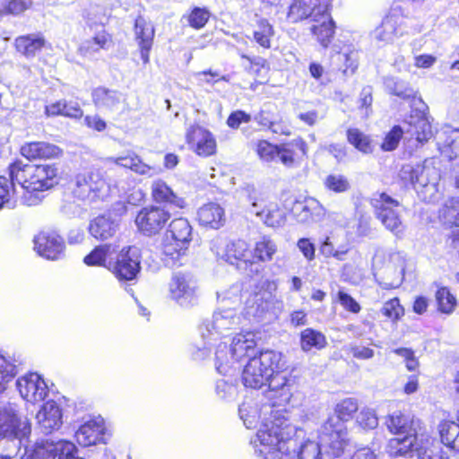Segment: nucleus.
Wrapping results in <instances>:
<instances>
[{"label": "nucleus", "mask_w": 459, "mask_h": 459, "mask_svg": "<svg viewBox=\"0 0 459 459\" xmlns=\"http://www.w3.org/2000/svg\"><path fill=\"white\" fill-rule=\"evenodd\" d=\"M211 13L207 8L195 7L188 15L187 21L191 27L199 30L205 26Z\"/></svg>", "instance_id": "e2e57ef3"}, {"label": "nucleus", "mask_w": 459, "mask_h": 459, "mask_svg": "<svg viewBox=\"0 0 459 459\" xmlns=\"http://www.w3.org/2000/svg\"><path fill=\"white\" fill-rule=\"evenodd\" d=\"M152 195L156 203L169 204L176 207L185 206L184 199L178 197L162 180H154L152 184Z\"/></svg>", "instance_id": "ea45409f"}, {"label": "nucleus", "mask_w": 459, "mask_h": 459, "mask_svg": "<svg viewBox=\"0 0 459 459\" xmlns=\"http://www.w3.org/2000/svg\"><path fill=\"white\" fill-rule=\"evenodd\" d=\"M405 129V134L411 138H415L418 143H424L433 136V131L428 117L421 116L420 117H411Z\"/></svg>", "instance_id": "4c0bfd02"}, {"label": "nucleus", "mask_w": 459, "mask_h": 459, "mask_svg": "<svg viewBox=\"0 0 459 459\" xmlns=\"http://www.w3.org/2000/svg\"><path fill=\"white\" fill-rule=\"evenodd\" d=\"M113 45L112 36L103 28L95 32L94 36L82 43L79 50L82 55L87 56L100 51L109 49Z\"/></svg>", "instance_id": "58836bf2"}, {"label": "nucleus", "mask_w": 459, "mask_h": 459, "mask_svg": "<svg viewBox=\"0 0 459 459\" xmlns=\"http://www.w3.org/2000/svg\"><path fill=\"white\" fill-rule=\"evenodd\" d=\"M238 413L240 419L243 420L244 425L247 429L255 428L259 420H261V426L255 435V437L251 439V445L254 447L255 455L258 457L257 450L262 449V444L258 440V435L261 430L269 429L268 433H272L273 436L276 432L274 429H277V432L280 433V437L286 431V426L291 425L289 419H283L275 413L272 415H264L261 412V400L255 402L252 399L244 401L238 408Z\"/></svg>", "instance_id": "0eeeda50"}, {"label": "nucleus", "mask_w": 459, "mask_h": 459, "mask_svg": "<svg viewBox=\"0 0 459 459\" xmlns=\"http://www.w3.org/2000/svg\"><path fill=\"white\" fill-rule=\"evenodd\" d=\"M306 155V143L301 139L279 145L277 160L287 168H295L300 165L303 156Z\"/></svg>", "instance_id": "c756f323"}, {"label": "nucleus", "mask_w": 459, "mask_h": 459, "mask_svg": "<svg viewBox=\"0 0 459 459\" xmlns=\"http://www.w3.org/2000/svg\"><path fill=\"white\" fill-rule=\"evenodd\" d=\"M406 27L404 10L401 4H394L381 24L373 30L372 37L378 42L391 43L405 33Z\"/></svg>", "instance_id": "2eb2a0df"}, {"label": "nucleus", "mask_w": 459, "mask_h": 459, "mask_svg": "<svg viewBox=\"0 0 459 459\" xmlns=\"http://www.w3.org/2000/svg\"><path fill=\"white\" fill-rule=\"evenodd\" d=\"M215 392L220 399L230 401L236 396L237 387L223 379H220L216 382Z\"/></svg>", "instance_id": "774afa93"}, {"label": "nucleus", "mask_w": 459, "mask_h": 459, "mask_svg": "<svg viewBox=\"0 0 459 459\" xmlns=\"http://www.w3.org/2000/svg\"><path fill=\"white\" fill-rule=\"evenodd\" d=\"M439 181L440 180H431L429 184L420 187V189L416 191L418 196L426 203L437 202L442 196Z\"/></svg>", "instance_id": "052dcab7"}, {"label": "nucleus", "mask_w": 459, "mask_h": 459, "mask_svg": "<svg viewBox=\"0 0 459 459\" xmlns=\"http://www.w3.org/2000/svg\"><path fill=\"white\" fill-rule=\"evenodd\" d=\"M299 221L303 223L316 222L325 216L324 206L315 198L308 197L297 203L293 208Z\"/></svg>", "instance_id": "473e14b6"}, {"label": "nucleus", "mask_w": 459, "mask_h": 459, "mask_svg": "<svg viewBox=\"0 0 459 459\" xmlns=\"http://www.w3.org/2000/svg\"><path fill=\"white\" fill-rule=\"evenodd\" d=\"M241 291L242 287L239 284H234L229 290L217 293L218 300L221 305L220 307L229 308L233 307L236 309L241 303Z\"/></svg>", "instance_id": "5fc2aeb1"}, {"label": "nucleus", "mask_w": 459, "mask_h": 459, "mask_svg": "<svg viewBox=\"0 0 459 459\" xmlns=\"http://www.w3.org/2000/svg\"><path fill=\"white\" fill-rule=\"evenodd\" d=\"M170 218V213L163 208L150 206L143 208L135 218L137 229L144 235L157 234Z\"/></svg>", "instance_id": "6ab92c4d"}, {"label": "nucleus", "mask_w": 459, "mask_h": 459, "mask_svg": "<svg viewBox=\"0 0 459 459\" xmlns=\"http://www.w3.org/2000/svg\"><path fill=\"white\" fill-rule=\"evenodd\" d=\"M192 240V226L185 218L173 220L161 243V256L169 267L181 266L186 260Z\"/></svg>", "instance_id": "423d86ee"}, {"label": "nucleus", "mask_w": 459, "mask_h": 459, "mask_svg": "<svg viewBox=\"0 0 459 459\" xmlns=\"http://www.w3.org/2000/svg\"><path fill=\"white\" fill-rule=\"evenodd\" d=\"M61 153L59 147L45 142L27 143L21 148V154L28 160L54 159L59 157Z\"/></svg>", "instance_id": "72a5a7b5"}, {"label": "nucleus", "mask_w": 459, "mask_h": 459, "mask_svg": "<svg viewBox=\"0 0 459 459\" xmlns=\"http://www.w3.org/2000/svg\"><path fill=\"white\" fill-rule=\"evenodd\" d=\"M45 44L46 39L41 33L20 36L14 41L16 50L28 58L35 56Z\"/></svg>", "instance_id": "e433bc0d"}, {"label": "nucleus", "mask_w": 459, "mask_h": 459, "mask_svg": "<svg viewBox=\"0 0 459 459\" xmlns=\"http://www.w3.org/2000/svg\"><path fill=\"white\" fill-rule=\"evenodd\" d=\"M134 39L140 48L141 59L144 65L150 62V51L152 47L154 38V27L151 22H148L142 16H138L134 21Z\"/></svg>", "instance_id": "393cba45"}, {"label": "nucleus", "mask_w": 459, "mask_h": 459, "mask_svg": "<svg viewBox=\"0 0 459 459\" xmlns=\"http://www.w3.org/2000/svg\"><path fill=\"white\" fill-rule=\"evenodd\" d=\"M211 248L217 256L230 264L238 266V263L253 264L251 248L244 240L238 239L224 244L221 239H216L212 241Z\"/></svg>", "instance_id": "a211bd4d"}, {"label": "nucleus", "mask_w": 459, "mask_h": 459, "mask_svg": "<svg viewBox=\"0 0 459 459\" xmlns=\"http://www.w3.org/2000/svg\"><path fill=\"white\" fill-rule=\"evenodd\" d=\"M277 251V246L268 237H262L255 242V247L251 249L253 255V263L255 262H269L273 259V255Z\"/></svg>", "instance_id": "37998d69"}, {"label": "nucleus", "mask_w": 459, "mask_h": 459, "mask_svg": "<svg viewBox=\"0 0 459 459\" xmlns=\"http://www.w3.org/2000/svg\"><path fill=\"white\" fill-rule=\"evenodd\" d=\"M388 430L394 434H411V426L413 421L408 415L401 411H394L390 414L385 421Z\"/></svg>", "instance_id": "a18cd8bd"}, {"label": "nucleus", "mask_w": 459, "mask_h": 459, "mask_svg": "<svg viewBox=\"0 0 459 459\" xmlns=\"http://www.w3.org/2000/svg\"><path fill=\"white\" fill-rule=\"evenodd\" d=\"M399 178L405 186H411L415 191L430 181L440 180V171L428 160L422 164H405L399 171Z\"/></svg>", "instance_id": "f3484780"}, {"label": "nucleus", "mask_w": 459, "mask_h": 459, "mask_svg": "<svg viewBox=\"0 0 459 459\" xmlns=\"http://www.w3.org/2000/svg\"><path fill=\"white\" fill-rule=\"evenodd\" d=\"M284 367L281 352L273 350L261 351L257 356L248 359L242 372V382L247 387L261 388L273 372Z\"/></svg>", "instance_id": "1a4fd4ad"}, {"label": "nucleus", "mask_w": 459, "mask_h": 459, "mask_svg": "<svg viewBox=\"0 0 459 459\" xmlns=\"http://www.w3.org/2000/svg\"><path fill=\"white\" fill-rule=\"evenodd\" d=\"M331 0H293L288 17L292 22L303 20L310 22L329 11Z\"/></svg>", "instance_id": "aec40b11"}, {"label": "nucleus", "mask_w": 459, "mask_h": 459, "mask_svg": "<svg viewBox=\"0 0 459 459\" xmlns=\"http://www.w3.org/2000/svg\"><path fill=\"white\" fill-rule=\"evenodd\" d=\"M278 149L279 145H274L265 140H262L256 145V153L264 162L275 161L277 160Z\"/></svg>", "instance_id": "0e129e2a"}, {"label": "nucleus", "mask_w": 459, "mask_h": 459, "mask_svg": "<svg viewBox=\"0 0 459 459\" xmlns=\"http://www.w3.org/2000/svg\"><path fill=\"white\" fill-rule=\"evenodd\" d=\"M34 249L46 259L56 260L64 254L65 242L55 231H41L34 238Z\"/></svg>", "instance_id": "5701e85b"}, {"label": "nucleus", "mask_w": 459, "mask_h": 459, "mask_svg": "<svg viewBox=\"0 0 459 459\" xmlns=\"http://www.w3.org/2000/svg\"><path fill=\"white\" fill-rule=\"evenodd\" d=\"M8 174L16 180L22 192V202L28 206L36 205L40 199L34 192H43L58 183V168L55 164H24L15 160L8 166Z\"/></svg>", "instance_id": "f03ea898"}, {"label": "nucleus", "mask_w": 459, "mask_h": 459, "mask_svg": "<svg viewBox=\"0 0 459 459\" xmlns=\"http://www.w3.org/2000/svg\"><path fill=\"white\" fill-rule=\"evenodd\" d=\"M256 338L253 332H245L236 334L230 339L220 342L215 350V367L221 375L230 374L235 365L245 359L257 356Z\"/></svg>", "instance_id": "39448f33"}, {"label": "nucleus", "mask_w": 459, "mask_h": 459, "mask_svg": "<svg viewBox=\"0 0 459 459\" xmlns=\"http://www.w3.org/2000/svg\"><path fill=\"white\" fill-rule=\"evenodd\" d=\"M50 451L54 453V458L58 456V459H83L77 456V448L75 445L70 441L59 440L54 446L50 447Z\"/></svg>", "instance_id": "13d9d810"}, {"label": "nucleus", "mask_w": 459, "mask_h": 459, "mask_svg": "<svg viewBox=\"0 0 459 459\" xmlns=\"http://www.w3.org/2000/svg\"><path fill=\"white\" fill-rule=\"evenodd\" d=\"M268 389L261 399V412L264 415H276L288 419L284 406L290 402L292 392V380L285 373L276 370L266 381Z\"/></svg>", "instance_id": "9b49d317"}, {"label": "nucleus", "mask_w": 459, "mask_h": 459, "mask_svg": "<svg viewBox=\"0 0 459 459\" xmlns=\"http://www.w3.org/2000/svg\"><path fill=\"white\" fill-rule=\"evenodd\" d=\"M326 345L325 336L313 328H306L300 333V347L303 351L312 349L321 350Z\"/></svg>", "instance_id": "49530a36"}, {"label": "nucleus", "mask_w": 459, "mask_h": 459, "mask_svg": "<svg viewBox=\"0 0 459 459\" xmlns=\"http://www.w3.org/2000/svg\"><path fill=\"white\" fill-rule=\"evenodd\" d=\"M75 437L82 446L106 443L104 420L99 417L86 421L77 429Z\"/></svg>", "instance_id": "a878e982"}, {"label": "nucleus", "mask_w": 459, "mask_h": 459, "mask_svg": "<svg viewBox=\"0 0 459 459\" xmlns=\"http://www.w3.org/2000/svg\"><path fill=\"white\" fill-rule=\"evenodd\" d=\"M370 203L376 217L385 228L396 237L402 238L405 227L401 218L403 206L399 201L386 193H375Z\"/></svg>", "instance_id": "ddd939ff"}, {"label": "nucleus", "mask_w": 459, "mask_h": 459, "mask_svg": "<svg viewBox=\"0 0 459 459\" xmlns=\"http://www.w3.org/2000/svg\"><path fill=\"white\" fill-rule=\"evenodd\" d=\"M439 221L446 226H459V198L447 200L438 212Z\"/></svg>", "instance_id": "09e8293b"}, {"label": "nucleus", "mask_w": 459, "mask_h": 459, "mask_svg": "<svg viewBox=\"0 0 459 459\" xmlns=\"http://www.w3.org/2000/svg\"><path fill=\"white\" fill-rule=\"evenodd\" d=\"M436 299L438 310L442 313L450 314L455 307L456 299L446 287H441L437 290Z\"/></svg>", "instance_id": "bf43d9fd"}, {"label": "nucleus", "mask_w": 459, "mask_h": 459, "mask_svg": "<svg viewBox=\"0 0 459 459\" xmlns=\"http://www.w3.org/2000/svg\"><path fill=\"white\" fill-rule=\"evenodd\" d=\"M31 6V0H4L0 5V15H19Z\"/></svg>", "instance_id": "4d7b16f0"}, {"label": "nucleus", "mask_w": 459, "mask_h": 459, "mask_svg": "<svg viewBox=\"0 0 459 459\" xmlns=\"http://www.w3.org/2000/svg\"><path fill=\"white\" fill-rule=\"evenodd\" d=\"M169 296L182 307H191L197 304V285L190 273H175L170 280Z\"/></svg>", "instance_id": "dca6fc26"}, {"label": "nucleus", "mask_w": 459, "mask_h": 459, "mask_svg": "<svg viewBox=\"0 0 459 459\" xmlns=\"http://www.w3.org/2000/svg\"><path fill=\"white\" fill-rule=\"evenodd\" d=\"M359 409L357 400L347 398L337 403L335 414L322 425L319 439L322 446H328L333 456H340L346 446L347 430L344 421L352 418Z\"/></svg>", "instance_id": "20e7f679"}, {"label": "nucleus", "mask_w": 459, "mask_h": 459, "mask_svg": "<svg viewBox=\"0 0 459 459\" xmlns=\"http://www.w3.org/2000/svg\"><path fill=\"white\" fill-rule=\"evenodd\" d=\"M16 387L21 396L31 403L44 401L48 393L45 380L37 373H30L19 377Z\"/></svg>", "instance_id": "4be33fe9"}, {"label": "nucleus", "mask_w": 459, "mask_h": 459, "mask_svg": "<svg viewBox=\"0 0 459 459\" xmlns=\"http://www.w3.org/2000/svg\"><path fill=\"white\" fill-rule=\"evenodd\" d=\"M16 375V367L0 355V392L5 389V385Z\"/></svg>", "instance_id": "69168bd1"}, {"label": "nucleus", "mask_w": 459, "mask_h": 459, "mask_svg": "<svg viewBox=\"0 0 459 459\" xmlns=\"http://www.w3.org/2000/svg\"><path fill=\"white\" fill-rule=\"evenodd\" d=\"M110 186L98 169L84 171L75 175L73 180V196L80 201L93 203L108 196Z\"/></svg>", "instance_id": "f8f14e48"}, {"label": "nucleus", "mask_w": 459, "mask_h": 459, "mask_svg": "<svg viewBox=\"0 0 459 459\" xmlns=\"http://www.w3.org/2000/svg\"><path fill=\"white\" fill-rule=\"evenodd\" d=\"M277 283L275 281L264 279L259 281L253 293L245 303V314L248 318L261 320L266 315L276 316L281 311L283 303L276 296Z\"/></svg>", "instance_id": "9d476101"}, {"label": "nucleus", "mask_w": 459, "mask_h": 459, "mask_svg": "<svg viewBox=\"0 0 459 459\" xmlns=\"http://www.w3.org/2000/svg\"><path fill=\"white\" fill-rule=\"evenodd\" d=\"M197 218L201 225L219 229L224 222V210L220 204L209 203L199 208Z\"/></svg>", "instance_id": "c9c22d12"}, {"label": "nucleus", "mask_w": 459, "mask_h": 459, "mask_svg": "<svg viewBox=\"0 0 459 459\" xmlns=\"http://www.w3.org/2000/svg\"><path fill=\"white\" fill-rule=\"evenodd\" d=\"M332 63L344 74H353L358 66V52L343 49L332 56Z\"/></svg>", "instance_id": "79ce46f5"}, {"label": "nucleus", "mask_w": 459, "mask_h": 459, "mask_svg": "<svg viewBox=\"0 0 459 459\" xmlns=\"http://www.w3.org/2000/svg\"><path fill=\"white\" fill-rule=\"evenodd\" d=\"M250 212L268 227H279L285 221L283 212L278 204L264 196L253 200Z\"/></svg>", "instance_id": "b1692460"}, {"label": "nucleus", "mask_w": 459, "mask_h": 459, "mask_svg": "<svg viewBox=\"0 0 459 459\" xmlns=\"http://www.w3.org/2000/svg\"><path fill=\"white\" fill-rule=\"evenodd\" d=\"M240 324V316L233 307H219L213 313L211 321L204 322L200 327L204 341L203 346L195 344L191 347L192 357L195 360L207 358L211 352V346L221 339H228L229 333L235 330Z\"/></svg>", "instance_id": "7ed1b4c3"}, {"label": "nucleus", "mask_w": 459, "mask_h": 459, "mask_svg": "<svg viewBox=\"0 0 459 459\" xmlns=\"http://www.w3.org/2000/svg\"><path fill=\"white\" fill-rule=\"evenodd\" d=\"M441 442L459 453V425L454 421H444L439 425Z\"/></svg>", "instance_id": "c03bdc74"}, {"label": "nucleus", "mask_w": 459, "mask_h": 459, "mask_svg": "<svg viewBox=\"0 0 459 459\" xmlns=\"http://www.w3.org/2000/svg\"><path fill=\"white\" fill-rule=\"evenodd\" d=\"M310 31L324 48H327L335 33V22L329 11L310 22Z\"/></svg>", "instance_id": "2f4dec72"}, {"label": "nucleus", "mask_w": 459, "mask_h": 459, "mask_svg": "<svg viewBox=\"0 0 459 459\" xmlns=\"http://www.w3.org/2000/svg\"><path fill=\"white\" fill-rule=\"evenodd\" d=\"M418 459H448V455L439 444L429 440L422 442L415 447Z\"/></svg>", "instance_id": "864d4df0"}, {"label": "nucleus", "mask_w": 459, "mask_h": 459, "mask_svg": "<svg viewBox=\"0 0 459 459\" xmlns=\"http://www.w3.org/2000/svg\"><path fill=\"white\" fill-rule=\"evenodd\" d=\"M189 148L197 155L209 157L216 152V141L213 134L198 125L191 126L186 134Z\"/></svg>", "instance_id": "412c9836"}, {"label": "nucleus", "mask_w": 459, "mask_h": 459, "mask_svg": "<svg viewBox=\"0 0 459 459\" xmlns=\"http://www.w3.org/2000/svg\"><path fill=\"white\" fill-rule=\"evenodd\" d=\"M273 35V27L267 20L261 19L257 22L253 31V39L255 43L264 48H270Z\"/></svg>", "instance_id": "3c124183"}, {"label": "nucleus", "mask_w": 459, "mask_h": 459, "mask_svg": "<svg viewBox=\"0 0 459 459\" xmlns=\"http://www.w3.org/2000/svg\"><path fill=\"white\" fill-rule=\"evenodd\" d=\"M30 434L31 423L22 415L19 407L11 403H0V442L6 440L17 447H28Z\"/></svg>", "instance_id": "6e6552de"}, {"label": "nucleus", "mask_w": 459, "mask_h": 459, "mask_svg": "<svg viewBox=\"0 0 459 459\" xmlns=\"http://www.w3.org/2000/svg\"><path fill=\"white\" fill-rule=\"evenodd\" d=\"M347 140L358 151L363 153H369L372 152L371 140L369 136L357 128L348 129Z\"/></svg>", "instance_id": "6e6d98bb"}, {"label": "nucleus", "mask_w": 459, "mask_h": 459, "mask_svg": "<svg viewBox=\"0 0 459 459\" xmlns=\"http://www.w3.org/2000/svg\"><path fill=\"white\" fill-rule=\"evenodd\" d=\"M118 246L113 244H105L96 247L83 261L90 266H103L107 268L108 262L113 259L117 252Z\"/></svg>", "instance_id": "a19ab883"}, {"label": "nucleus", "mask_w": 459, "mask_h": 459, "mask_svg": "<svg viewBox=\"0 0 459 459\" xmlns=\"http://www.w3.org/2000/svg\"><path fill=\"white\" fill-rule=\"evenodd\" d=\"M286 431L281 437L277 432L273 436L268 433L269 429L260 431L258 440L262 444V449L257 450L261 459H322L321 449L325 447L320 442L306 441L297 451V440L293 437L297 434V429L293 425L285 427ZM277 431L278 429H275ZM278 435L280 433L278 432Z\"/></svg>", "instance_id": "f257e3e1"}, {"label": "nucleus", "mask_w": 459, "mask_h": 459, "mask_svg": "<svg viewBox=\"0 0 459 459\" xmlns=\"http://www.w3.org/2000/svg\"><path fill=\"white\" fill-rule=\"evenodd\" d=\"M16 180H12L10 175L8 178L0 176V197L5 202L6 208H13L16 205L19 190L16 188Z\"/></svg>", "instance_id": "8fccbe9b"}, {"label": "nucleus", "mask_w": 459, "mask_h": 459, "mask_svg": "<svg viewBox=\"0 0 459 459\" xmlns=\"http://www.w3.org/2000/svg\"><path fill=\"white\" fill-rule=\"evenodd\" d=\"M141 248L135 246L123 247L108 262L107 269L120 281H133L141 271Z\"/></svg>", "instance_id": "4468645a"}, {"label": "nucleus", "mask_w": 459, "mask_h": 459, "mask_svg": "<svg viewBox=\"0 0 459 459\" xmlns=\"http://www.w3.org/2000/svg\"><path fill=\"white\" fill-rule=\"evenodd\" d=\"M92 101L100 108L108 112L118 111L126 98L122 92L105 87H98L92 91Z\"/></svg>", "instance_id": "c85d7f7f"}, {"label": "nucleus", "mask_w": 459, "mask_h": 459, "mask_svg": "<svg viewBox=\"0 0 459 459\" xmlns=\"http://www.w3.org/2000/svg\"><path fill=\"white\" fill-rule=\"evenodd\" d=\"M324 187L334 194H343L351 188V185L348 178L340 173H331L323 180Z\"/></svg>", "instance_id": "603ef678"}, {"label": "nucleus", "mask_w": 459, "mask_h": 459, "mask_svg": "<svg viewBox=\"0 0 459 459\" xmlns=\"http://www.w3.org/2000/svg\"><path fill=\"white\" fill-rule=\"evenodd\" d=\"M405 131L400 126H394L385 135L381 144V149L385 152L395 150Z\"/></svg>", "instance_id": "680f3d73"}, {"label": "nucleus", "mask_w": 459, "mask_h": 459, "mask_svg": "<svg viewBox=\"0 0 459 459\" xmlns=\"http://www.w3.org/2000/svg\"><path fill=\"white\" fill-rule=\"evenodd\" d=\"M37 420L45 434L58 429L62 425V411L54 401H48L37 413Z\"/></svg>", "instance_id": "cd10ccee"}, {"label": "nucleus", "mask_w": 459, "mask_h": 459, "mask_svg": "<svg viewBox=\"0 0 459 459\" xmlns=\"http://www.w3.org/2000/svg\"><path fill=\"white\" fill-rule=\"evenodd\" d=\"M107 160L147 178L154 177L160 171V169L143 162L141 157L133 151H127L125 154L118 157H109Z\"/></svg>", "instance_id": "bb28decb"}, {"label": "nucleus", "mask_w": 459, "mask_h": 459, "mask_svg": "<svg viewBox=\"0 0 459 459\" xmlns=\"http://www.w3.org/2000/svg\"><path fill=\"white\" fill-rule=\"evenodd\" d=\"M385 90L393 95L403 100H410L416 97V91L404 81L394 77H386L384 80Z\"/></svg>", "instance_id": "de8ad7c7"}, {"label": "nucleus", "mask_w": 459, "mask_h": 459, "mask_svg": "<svg viewBox=\"0 0 459 459\" xmlns=\"http://www.w3.org/2000/svg\"><path fill=\"white\" fill-rule=\"evenodd\" d=\"M118 226V221L110 215H100L91 221L89 232L97 240L104 241L115 236Z\"/></svg>", "instance_id": "f704fd0d"}, {"label": "nucleus", "mask_w": 459, "mask_h": 459, "mask_svg": "<svg viewBox=\"0 0 459 459\" xmlns=\"http://www.w3.org/2000/svg\"><path fill=\"white\" fill-rule=\"evenodd\" d=\"M438 146L441 153L451 161L459 163V129L445 126L438 133Z\"/></svg>", "instance_id": "7c9ffc66"}, {"label": "nucleus", "mask_w": 459, "mask_h": 459, "mask_svg": "<svg viewBox=\"0 0 459 459\" xmlns=\"http://www.w3.org/2000/svg\"><path fill=\"white\" fill-rule=\"evenodd\" d=\"M357 423L364 429H374L378 425V418L373 409L363 408L358 414Z\"/></svg>", "instance_id": "338daca9"}]
</instances>
